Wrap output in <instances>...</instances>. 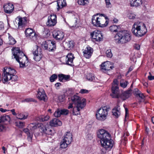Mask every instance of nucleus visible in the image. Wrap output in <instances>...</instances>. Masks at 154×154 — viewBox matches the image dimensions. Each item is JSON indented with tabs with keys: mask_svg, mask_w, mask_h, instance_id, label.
Instances as JSON below:
<instances>
[{
	"mask_svg": "<svg viewBox=\"0 0 154 154\" xmlns=\"http://www.w3.org/2000/svg\"><path fill=\"white\" fill-rule=\"evenodd\" d=\"M3 71L2 78L0 73V82L2 81L4 83L9 82L14 84L18 80V77L16 75V71L14 69L5 67Z\"/></svg>",
	"mask_w": 154,
	"mask_h": 154,
	"instance_id": "obj_1",
	"label": "nucleus"
},
{
	"mask_svg": "<svg viewBox=\"0 0 154 154\" xmlns=\"http://www.w3.org/2000/svg\"><path fill=\"white\" fill-rule=\"evenodd\" d=\"M71 100L75 105L73 109V114L74 115L79 114L80 110L86 105V99L85 98L81 99L79 96L75 95L72 97Z\"/></svg>",
	"mask_w": 154,
	"mask_h": 154,
	"instance_id": "obj_2",
	"label": "nucleus"
},
{
	"mask_svg": "<svg viewBox=\"0 0 154 154\" xmlns=\"http://www.w3.org/2000/svg\"><path fill=\"white\" fill-rule=\"evenodd\" d=\"M14 58L20 64V67L23 68L28 65V58L19 48H15L12 49Z\"/></svg>",
	"mask_w": 154,
	"mask_h": 154,
	"instance_id": "obj_3",
	"label": "nucleus"
},
{
	"mask_svg": "<svg viewBox=\"0 0 154 154\" xmlns=\"http://www.w3.org/2000/svg\"><path fill=\"white\" fill-rule=\"evenodd\" d=\"M108 18L103 14H97L93 15L92 22L94 26L99 27L106 26L108 24Z\"/></svg>",
	"mask_w": 154,
	"mask_h": 154,
	"instance_id": "obj_4",
	"label": "nucleus"
},
{
	"mask_svg": "<svg viewBox=\"0 0 154 154\" xmlns=\"http://www.w3.org/2000/svg\"><path fill=\"white\" fill-rule=\"evenodd\" d=\"M131 31L135 36L139 37L144 35L147 32L145 24L142 22L135 23L132 26Z\"/></svg>",
	"mask_w": 154,
	"mask_h": 154,
	"instance_id": "obj_5",
	"label": "nucleus"
},
{
	"mask_svg": "<svg viewBox=\"0 0 154 154\" xmlns=\"http://www.w3.org/2000/svg\"><path fill=\"white\" fill-rule=\"evenodd\" d=\"M131 34L127 31H121L116 35L115 40L118 43H125L131 40Z\"/></svg>",
	"mask_w": 154,
	"mask_h": 154,
	"instance_id": "obj_6",
	"label": "nucleus"
},
{
	"mask_svg": "<svg viewBox=\"0 0 154 154\" xmlns=\"http://www.w3.org/2000/svg\"><path fill=\"white\" fill-rule=\"evenodd\" d=\"M109 109V108L104 106L97 110L96 114V119L100 121H104L106 119Z\"/></svg>",
	"mask_w": 154,
	"mask_h": 154,
	"instance_id": "obj_7",
	"label": "nucleus"
},
{
	"mask_svg": "<svg viewBox=\"0 0 154 154\" xmlns=\"http://www.w3.org/2000/svg\"><path fill=\"white\" fill-rule=\"evenodd\" d=\"M72 140V135L69 132H67L65 134L64 138L61 142L60 147L65 149L70 144Z\"/></svg>",
	"mask_w": 154,
	"mask_h": 154,
	"instance_id": "obj_8",
	"label": "nucleus"
},
{
	"mask_svg": "<svg viewBox=\"0 0 154 154\" xmlns=\"http://www.w3.org/2000/svg\"><path fill=\"white\" fill-rule=\"evenodd\" d=\"M97 136L100 139V143L111 138L110 134L107 131L103 129L98 131Z\"/></svg>",
	"mask_w": 154,
	"mask_h": 154,
	"instance_id": "obj_9",
	"label": "nucleus"
},
{
	"mask_svg": "<svg viewBox=\"0 0 154 154\" xmlns=\"http://www.w3.org/2000/svg\"><path fill=\"white\" fill-rule=\"evenodd\" d=\"M34 49L32 51V53L34 55V59L36 61H39L42 57V55L40 51L41 49L37 45L35 47Z\"/></svg>",
	"mask_w": 154,
	"mask_h": 154,
	"instance_id": "obj_10",
	"label": "nucleus"
},
{
	"mask_svg": "<svg viewBox=\"0 0 154 154\" xmlns=\"http://www.w3.org/2000/svg\"><path fill=\"white\" fill-rule=\"evenodd\" d=\"M38 127L43 134L52 135V130L48 127V125L45 126L42 123H41Z\"/></svg>",
	"mask_w": 154,
	"mask_h": 154,
	"instance_id": "obj_11",
	"label": "nucleus"
},
{
	"mask_svg": "<svg viewBox=\"0 0 154 154\" xmlns=\"http://www.w3.org/2000/svg\"><path fill=\"white\" fill-rule=\"evenodd\" d=\"M57 23L56 15L54 14H52L48 17L46 24L47 26L52 27L55 26Z\"/></svg>",
	"mask_w": 154,
	"mask_h": 154,
	"instance_id": "obj_12",
	"label": "nucleus"
},
{
	"mask_svg": "<svg viewBox=\"0 0 154 154\" xmlns=\"http://www.w3.org/2000/svg\"><path fill=\"white\" fill-rule=\"evenodd\" d=\"M25 33L26 37L33 40H36L37 35L33 29L30 28H27L26 29Z\"/></svg>",
	"mask_w": 154,
	"mask_h": 154,
	"instance_id": "obj_13",
	"label": "nucleus"
},
{
	"mask_svg": "<svg viewBox=\"0 0 154 154\" xmlns=\"http://www.w3.org/2000/svg\"><path fill=\"white\" fill-rule=\"evenodd\" d=\"M91 36L94 41H100L103 38V36L100 31L95 30L91 34Z\"/></svg>",
	"mask_w": 154,
	"mask_h": 154,
	"instance_id": "obj_14",
	"label": "nucleus"
},
{
	"mask_svg": "<svg viewBox=\"0 0 154 154\" xmlns=\"http://www.w3.org/2000/svg\"><path fill=\"white\" fill-rule=\"evenodd\" d=\"M101 144L102 146L106 150H109L113 146V142L111 138L101 142Z\"/></svg>",
	"mask_w": 154,
	"mask_h": 154,
	"instance_id": "obj_15",
	"label": "nucleus"
},
{
	"mask_svg": "<svg viewBox=\"0 0 154 154\" xmlns=\"http://www.w3.org/2000/svg\"><path fill=\"white\" fill-rule=\"evenodd\" d=\"M112 93L110 94V95L112 98H119L120 97L118 86H112Z\"/></svg>",
	"mask_w": 154,
	"mask_h": 154,
	"instance_id": "obj_16",
	"label": "nucleus"
},
{
	"mask_svg": "<svg viewBox=\"0 0 154 154\" xmlns=\"http://www.w3.org/2000/svg\"><path fill=\"white\" fill-rule=\"evenodd\" d=\"M53 35L56 40L60 41L63 39L64 34L61 31L54 30L53 32Z\"/></svg>",
	"mask_w": 154,
	"mask_h": 154,
	"instance_id": "obj_17",
	"label": "nucleus"
},
{
	"mask_svg": "<svg viewBox=\"0 0 154 154\" xmlns=\"http://www.w3.org/2000/svg\"><path fill=\"white\" fill-rule=\"evenodd\" d=\"M3 8L5 12L7 14H10L12 13L14 8L13 4L10 3L5 4Z\"/></svg>",
	"mask_w": 154,
	"mask_h": 154,
	"instance_id": "obj_18",
	"label": "nucleus"
},
{
	"mask_svg": "<svg viewBox=\"0 0 154 154\" xmlns=\"http://www.w3.org/2000/svg\"><path fill=\"white\" fill-rule=\"evenodd\" d=\"M75 58L73 54L72 53H68L66 57V63L67 65L72 66L73 60Z\"/></svg>",
	"mask_w": 154,
	"mask_h": 154,
	"instance_id": "obj_19",
	"label": "nucleus"
},
{
	"mask_svg": "<svg viewBox=\"0 0 154 154\" xmlns=\"http://www.w3.org/2000/svg\"><path fill=\"white\" fill-rule=\"evenodd\" d=\"M113 66L110 62L107 61L102 63L101 65V68L104 71L109 70L112 69Z\"/></svg>",
	"mask_w": 154,
	"mask_h": 154,
	"instance_id": "obj_20",
	"label": "nucleus"
},
{
	"mask_svg": "<svg viewBox=\"0 0 154 154\" xmlns=\"http://www.w3.org/2000/svg\"><path fill=\"white\" fill-rule=\"evenodd\" d=\"M112 115L116 118H118L120 115V108L119 104L117 103V105L112 110Z\"/></svg>",
	"mask_w": 154,
	"mask_h": 154,
	"instance_id": "obj_21",
	"label": "nucleus"
},
{
	"mask_svg": "<svg viewBox=\"0 0 154 154\" xmlns=\"http://www.w3.org/2000/svg\"><path fill=\"white\" fill-rule=\"evenodd\" d=\"M84 55L86 58H89L91 56L92 52V48L89 47L87 46L83 51Z\"/></svg>",
	"mask_w": 154,
	"mask_h": 154,
	"instance_id": "obj_22",
	"label": "nucleus"
},
{
	"mask_svg": "<svg viewBox=\"0 0 154 154\" xmlns=\"http://www.w3.org/2000/svg\"><path fill=\"white\" fill-rule=\"evenodd\" d=\"M38 98L40 100L45 101L46 100V95L43 89H39L37 95Z\"/></svg>",
	"mask_w": 154,
	"mask_h": 154,
	"instance_id": "obj_23",
	"label": "nucleus"
},
{
	"mask_svg": "<svg viewBox=\"0 0 154 154\" xmlns=\"http://www.w3.org/2000/svg\"><path fill=\"white\" fill-rule=\"evenodd\" d=\"M132 92V90L131 89L126 91L123 93L122 95L120 94V97L119 98H121L123 100H125L129 98L131 95Z\"/></svg>",
	"mask_w": 154,
	"mask_h": 154,
	"instance_id": "obj_24",
	"label": "nucleus"
},
{
	"mask_svg": "<svg viewBox=\"0 0 154 154\" xmlns=\"http://www.w3.org/2000/svg\"><path fill=\"white\" fill-rule=\"evenodd\" d=\"M64 47L67 49H70L74 46V43L72 40H69L65 42L63 44Z\"/></svg>",
	"mask_w": 154,
	"mask_h": 154,
	"instance_id": "obj_25",
	"label": "nucleus"
},
{
	"mask_svg": "<svg viewBox=\"0 0 154 154\" xmlns=\"http://www.w3.org/2000/svg\"><path fill=\"white\" fill-rule=\"evenodd\" d=\"M50 124L51 126H56L57 125H62V123L58 119L54 118L50 121Z\"/></svg>",
	"mask_w": 154,
	"mask_h": 154,
	"instance_id": "obj_26",
	"label": "nucleus"
},
{
	"mask_svg": "<svg viewBox=\"0 0 154 154\" xmlns=\"http://www.w3.org/2000/svg\"><path fill=\"white\" fill-rule=\"evenodd\" d=\"M26 17L19 18L18 20V28H22L27 23L26 20Z\"/></svg>",
	"mask_w": 154,
	"mask_h": 154,
	"instance_id": "obj_27",
	"label": "nucleus"
},
{
	"mask_svg": "<svg viewBox=\"0 0 154 154\" xmlns=\"http://www.w3.org/2000/svg\"><path fill=\"white\" fill-rule=\"evenodd\" d=\"M66 5L65 0H58L57 1V8L58 11L65 6Z\"/></svg>",
	"mask_w": 154,
	"mask_h": 154,
	"instance_id": "obj_28",
	"label": "nucleus"
},
{
	"mask_svg": "<svg viewBox=\"0 0 154 154\" xmlns=\"http://www.w3.org/2000/svg\"><path fill=\"white\" fill-rule=\"evenodd\" d=\"M48 51H53L56 49L55 42L54 41H50L48 42Z\"/></svg>",
	"mask_w": 154,
	"mask_h": 154,
	"instance_id": "obj_29",
	"label": "nucleus"
},
{
	"mask_svg": "<svg viewBox=\"0 0 154 154\" xmlns=\"http://www.w3.org/2000/svg\"><path fill=\"white\" fill-rule=\"evenodd\" d=\"M132 6L138 7L142 4V0H130Z\"/></svg>",
	"mask_w": 154,
	"mask_h": 154,
	"instance_id": "obj_30",
	"label": "nucleus"
},
{
	"mask_svg": "<svg viewBox=\"0 0 154 154\" xmlns=\"http://www.w3.org/2000/svg\"><path fill=\"white\" fill-rule=\"evenodd\" d=\"M59 80L60 82H63V80H67L70 78L69 75H66L63 74H60L57 75Z\"/></svg>",
	"mask_w": 154,
	"mask_h": 154,
	"instance_id": "obj_31",
	"label": "nucleus"
},
{
	"mask_svg": "<svg viewBox=\"0 0 154 154\" xmlns=\"http://www.w3.org/2000/svg\"><path fill=\"white\" fill-rule=\"evenodd\" d=\"M38 124L36 123H32L30 124L28 126V128L32 131V133L33 132L34 130L37 128Z\"/></svg>",
	"mask_w": 154,
	"mask_h": 154,
	"instance_id": "obj_32",
	"label": "nucleus"
},
{
	"mask_svg": "<svg viewBox=\"0 0 154 154\" xmlns=\"http://www.w3.org/2000/svg\"><path fill=\"white\" fill-rule=\"evenodd\" d=\"M28 116V113L26 112H24L18 114L17 118L21 120L25 119L27 118Z\"/></svg>",
	"mask_w": 154,
	"mask_h": 154,
	"instance_id": "obj_33",
	"label": "nucleus"
},
{
	"mask_svg": "<svg viewBox=\"0 0 154 154\" xmlns=\"http://www.w3.org/2000/svg\"><path fill=\"white\" fill-rule=\"evenodd\" d=\"M49 116L48 115H42L39 116L37 118V120L40 122H44L45 121H48L49 119Z\"/></svg>",
	"mask_w": 154,
	"mask_h": 154,
	"instance_id": "obj_34",
	"label": "nucleus"
},
{
	"mask_svg": "<svg viewBox=\"0 0 154 154\" xmlns=\"http://www.w3.org/2000/svg\"><path fill=\"white\" fill-rule=\"evenodd\" d=\"M10 120L9 116L4 115L2 116L0 119V123L2 122H5L6 121H9Z\"/></svg>",
	"mask_w": 154,
	"mask_h": 154,
	"instance_id": "obj_35",
	"label": "nucleus"
},
{
	"mask_svg": "<svg viewBox=\"0 0 154 154\" xmlns=\"http://www.w3.org/2000/svg\"><path fill=\"white\" fill-rule=\"evenodd\" d=\"M136 96L138 97V99L140 102L144 101L145 100V97L142 93H136Z\"/></svg>",
	"mask_w": 154,
	"mask_h": 154,
	"instance_id": "obj_36",
	"label": "nucleus"
},
{
	"mask_svg": "<svg viewBox=\"0 0 154 154\" xmlns=\"http://www.w3.org/2000/svg\"><path fill=\"white\" fill-rule=\"evenodd\" d=\"M23 131L26 133L28 136V139L29 140H31L32 137V134L30 133L29 132V130L27 128H25L23 129Z\"/></svg>",
	"mask_w": 154,
	"mask_h": 154,
	"instance_id": "obj_37",
	"label": "nucleus"
},
{
	"mask_svg": "<svg viewBox=\"0 0 154 154\" xmlns=\"http://www.w3.org/2000/svg\"><path fill=\"white\" fill-rule=\"evenodd\" d=\"M77 18H75L73 20L72 22L70 27L72 29L76 28L77 27Z\"/></svg>",
	"mask_w": 154,
	"mask_h": 154,
	"instance_id": "obj_38",
	"label": "nucleus"
},
{
	"mask_svg": "<svg viewBox=\"0 0 154 154\" xmlns=\"http://www.w3.org/2000/svg\"><path fill=\"white\" fill-rule=\"evenodd\" d=\"M119 26H118L114 25L111 26L109 27L110 30L113 32H117L119 29Z\"/></svg>",
	"mask_w": 154,
	"mask_h": 154,
	"instance_id": "obj_39",
	"label": "nucleus"
},
{
	"mask_svg": "<svg viewBox=\"0 0 154 154\" xmlns=\"http://www.w3.org/2000/svg\"><path fill=\"white\" fill-rule=\"evenodd\" d=\"M87 79L90 81H93L95 79L94 75L91 73H88L86 76Z\"/></svg>",
	"mask_w": 154,
	"mask_h": 154,
	"instance_id": "obj_40",
	"label": "nucleus"
},
{
	"mask_svg": "<svg viewBox=\"0 0 154 154\" xmlns=\"http://www.w3.org/2000/svg\"><path fill=\"white\" fill-rule=\"evenodd\" d=\"M78 3L81 5H85L89 3V0H78Z\"/></svg>",
	"mask_w": 154,
	"mask_h": 154,
	"instance_id": "obj_41",
	"label": "nucleus"
},
{
	"mask_svg": "<svg viewBox=\"0 0 154 154\" xmlns=\"http://www.w3.org/2000/svg\"><path fill=\"white\" fill-rule=\"evenodd\" d=\"M9 39L8 43L10 45H13L16 42L15 40L11 35H9Z\"/></svg>",
	"mask_w": 154,
	"mask_h": 154,
	"instance_id": "obj_42",
	"label": "nucleus"
},
{
	"mask_svg": "<svg viewBox=\"0 0 154 154\" xmlns=\"http://www.w3.org/2000/svg\"><path fill=\"white\" fill-rule=\"evenodd\" d=\"M128 82L124 80H122L120 82V85L123 88H126L128 84Z\"/></svg>",
	"mask_w": 154,
	"mask_h": 154,
	"instance_id": "obj_43",
	"label": "nucleus"
},
{
	"mask_svg": "<svg viewBox=\"0 0 154 154\" xmlns=\"http://www.w3.org/2000/svg\"><path fill=\"white\" fill-rule=\"evenodd\" d=\"M57 75L54 74L52 75L50 78V80L51 82H53L57 79Z\"/></svg>",
	"mask_w": 154,
	"mask_h": 154,
	"instance_id": "obj_44",
	"label": "nucleus"
},
{
	"mask_svg": "<svg viewBox=\"0 0 154 154\" xmlns=\"http://www.w3.org/2000/svg\"><path fill=\"white\" fill-rule=\"evenodd\" d=\"M15 124L16 126L20 128H22L24 126V123L20 121L16 122Z\"/></svg>",
	"mask_w": 154,
	"mask_h": 154,
	"instance_id": "obj_45",
	"label": "nucleus"
},
{
	"mask_svg": "<svg viewBox=\"0 0 154 154\" xmlns=\"http://www.w3.org/2000/svg\"><path fill=\"white\" fill-rule=\"evenodd\" d=\"M136 17V15L133 12H129L128 14V17L130 19H134Z\"/></svg>",
	"mask_w": 154,
	"mask_h": 154,
	"instance_id": "obj_46",
	"label": "nucleus"
},
{
	"mask_svg": "<svg viewBox=\"0 0 154 154\" xmlns=\"http://www.w3.org/2000/svg\"><path fill=\"white\" fill-rule=\"evenodd\" d=\"M61 115L60 110L58 109L54 113V116L56 117H58Z\"/></svg>",
	"mask_w": 154,
	"mask_h": 154,
	"instance_id": "obj_47",
	"label": "nucleus"
},
{
	"mask_svg": "<svg viewBox=\"0 0 154 154\" xmlns=\"http://www.w3.org/2000/svg\"><path fill=\"white\" fill-rule=\"evenodd\" d=\"M65 94L61 95L58 97L59 101L60 102H63L65 100Z\"/></svg>",
	"mask_w": 154,
	"mask_h": 154,
	"instance_id": "obj_48",
	"label": "nucleus"
},
{
	"mask_svg": "<svg viewBox=\"0 0 154 154\" xmlns=\"http://www.w3.org/2000/svg\"><path fill=\"white\" fill-rule=\"evenodd\" d=\"M106 54L108 57L110 58L112 56V54L111 52V51L110 49L107 50L106 52Z\"/></svg>",
	"mask_w": 154,
	"mask_h": 154,
	"instance_id": "obj_49",
	"label": "nucleus"
},
{
	"mask_svg": "<svg viewBox=\"0 0 154 154\" xmlns=\"http://www.w3.org/2000/svg\"><path fill=\"white\" fill-rule=\"evenodd\" d=\"M61 114L63 115H67L69 113V110L67 109H60Z\"/></svg>",
	"mask_w": 154,
	"mask_h": 154,
	"instance_id": "obj_50",
	"label": "nucleus"
},
{
	"mask_svg": "<svg viewBox=\"0 0 154 154\" xmlns=\"http://www.w3.org/2000/svg\"><path fill=\"white\" fill-rule=\"evenodd\" d=\"M119 84V82L117 79H115L113 81L112 83V86H118Z\"/></svg>",
	"mask_w": 154,
	"mask_h": 154,
	"instance_id": "obj_51",
	"label": "nucleus"
},
{
	"mask_svg": "<svg viewBox=\"0 0 154 154\" xmlns=\"http://www.w3.org/2000/svg\"><path fill=\"white\" fill-rule=\"evenodd\" d=\"M6 130V127L4 125L0 124V132H2Z\"/></svg>",
	"mask_w": 154,
	"mask_h": 154,
	"instance_id": "obj_52",
	"label": "nucleus"
},
{
	"mask_svg": "<svg viewBox=\"0 0 154 154\" xmlns=\"http://www.w3.org/2000/svg\"><path fill=\"white\" fill-rule=\"evenodd\" d=\"M24 101L27 102H35V100L32 98H28L25 99Z\"/></svg>",
	"mask_w": 154,
	"mask_h": 154,
	"instance_id": "obj_53",
	"label": "nucleus"
},
{
	"mask_svg": "<svg viewBox=\"0 0 154 154\" xmlns=\"http://www.w3.org/2000/svg\"><path fill=\"white\" fill-rule=\"evenodd\" d=\"M107 7L109 8L111 7V3L109 0H105Z\"/></svg>",
	"mask_w": 154,
	"mask_h": 154,
	"instance_id": "obj_54",
	"label": "nucleus"
},
{
	"mask_svg": "<svg viewBox=\"0 0 154 154\" xmlns=\"http://www.w3.org/2000/svg\"><path fill=\"white\" fill-rule=\"evenodd\" d=\"M79 93L82 94H86L88 93V91L86 89H82L80 90Z\"/></svg>",
	"mask_w": 154,
	"mask_h": 154,
	"instance_id": "obj_55",
	"label": "nucleus"
},
{
	"mask_svg": "<svg viewBox=\"0 0 154 154\" xmlns=\"http://www.w3.org/2000/svg\"><path fill=\"white\" fill-rule=\"evenodd\" d=\"M4 28V25L2 22L0 21V30H2Z\"/></svg>",
	"mask_w": 154,
	"mask_h": 154,
	"instance_id": "obj_56",
	"label": "nucleus"
},
{
	"mask_svg": "<svg viewBox=\"0 0 154 154\" xmlns=\"http://www.w3.org/2000/svg\"><path fill=\"white\" fill-rule=\"evenodd\" d=\"M149 73L150 75L148 76V79L150 80H154V76L151 75L150 72H149Z\"/></svg>",
	"mask_w": 154,
	"mask_h": 154,
	"instance_id": "obj_57",
	"label": "nucleus"
},
{
	"mask_svg": "<svg viewBox=\"0 0 154 154\" xmlns=\"http://www.w3.org/2000/svg\"><path fill=\"white\" fill-rule=\"evenodd\" d=\"M61 84L59 82H57L55 84V86L56 88L58 89L59 88V87L61 85Z\"/></svg>",
	"mask_w": 154,
	"mask_h": 154,
	"instance_id": "obj_58",
	"label": "nucleus"
},
{
	"mask_svg": "<svg viewBox=\"0 0 154 154\" xmlns=\"http://www.w3.org/2000/svg\"><path fill=\"white\" fill-rule=\"evenodd\" d=\"M43 47L44 48H45V50H48V44H45L44 46H43Z\"/></svg>",
	"mask_w": 154,
	"mask_h": 154,
	"instance_id": "obj_59",
	"label": "nucleus"
},
{
	"mask_svg": "<svg viewBox=\"0 0 154 154\" xmlns=\"http://www.w3.org/2000/svg\"><path fill=\"white\" fill-rule=\"evenodd\" d=\"M134 47L137 50H138L140 49V46L138 44H135Z\"/></svg>",
	"mask_w": 154,
	"mask_h": 154,
	"instance_id": "obj_60",
	"label": "nucleus"
},
{
	"mask_svg": "<svg viewBox=\"0 0 154 154\" xmlns=\"http://www.w3.org/2000/svg\"><path fill=\"white\" fill-rule=\"evenodd\" d=\"M9 110H8L6 109H4L2 108H0V111L2 112H5L6 111H8Z\"/></svg>",
	"mask_w": 154,
	"mask_h": 154,
	"instance_id": "obj_61",
	"label": "nucleus"
},
{
	"mask_svg": "<svg viewBox=\"0 0 154 154\" xmlns=\"http://www.w3.org/2000/svg\"><path fill=\"white\" fill-rule=\"evenodd\" d=\"M11 111L12 112L13 115L16 116L17 115L16 113L15 112V109H14L11 110Z\"/></svg>",
	"mask_w": 154,
	"mask_h": 154,
	"instance_id": "obj_62",
	"label": "nucleus"
},
{
	"mask_svg": "<svg viewBox=\"0 0 154 154\" xmlns=\"http://www.w3.org/2000/svg\"><path fill=\"white\" fill-rule=\"evenodd\" d=\"M135 93L134 94H135L136 96V93H140V91L137 88L135 89H134V91Z\"/></svg>",
	"mask_w": 154,
	"mask_h": 154,
	"instance_id": "obj_63",
	"label": "nucleus"
},
{
	"mask_svg": "<svg viewBox=\"0 0 154 154\" xmlns=\"http://www.w3.org/2000/svg\"><path fill=\"white\" fill-rule=\"evenodd\" d=\"M129 135V134L128 133H124V135H123V137L124 138H125L126 137L128 136Z\"/></svg>",
	"mask_w": 154,
	"mask_h": 154,
	"instance_id": "obj_64",
	"label": "nucleus"
}]
</instances>
